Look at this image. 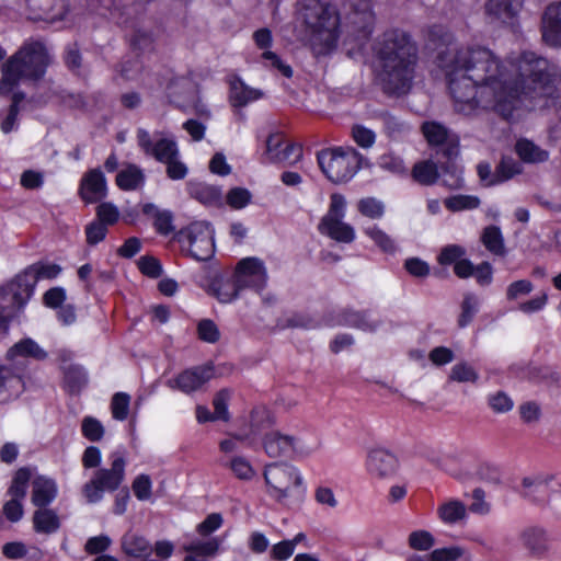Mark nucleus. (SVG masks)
<instances>
[{
    "label": "nucleus",
    "instance_id": "obj_47",
    "mask_svg": "<svg viewBox=\"0 0 561 561\" xmlns=\"http://www.w3.org/2000/svg\"><path fill=\"white\" fill-rule=\"evenodd\" d=\"M374 14L371 11L354 12L352 23L354 24L358 37L367 38L374 27Z\"/></svg>",
    "mask_w": 561,
    "mask_h": 561
},
{
    "label": "nucleus",
    "instance_id": "obj_63",
    "mask_svg": "<svg viewBox=\"0 0 561 561\" xmlns=\"http://www.w3.org/2000/svg\"><path fill=\"white\" fill-rule=\"evenodd\" d=\"M98 221L103 225H113L118 220L119 211L111 203H102L96 209Z\"/></svg>",
    "mask_w": 561,
    "mask_h": 561
},
{
    "label": "nucleus",
    "instance_id": "obj_64",
    "mask_svg": "<svg viewBox=\"0 0 561 561\" xmlns=\"http://www.w3.org/2000/svg\"><path fill=\"white\" fill-rule=\"evenodd\" d=\"M107 233V227L102 222L95 220L89 224L85 228L87 242L90 245H95L101 242Z\"/></svg>",
    "mask_w": 561,
    "mask_h": 561
},
{
    "label": "nucleus",
    "instance_id": "obj_44",
    "mask_svg": "<svg viewBox=\"0 0 561 561\" xmlns=\"http://www.w3.org/2000/svg\"><path fill=\"white\" fill-rule=\"evenodd\" d=\"M30 479L31 471L27 468H21L15 472L12 483L8 490V494L11 499L22 501L25 497Z\"/></svg>",
    "mask_w": 561,
    "mask_h": 561
},
{
    "label": "nucleus",
    "instance_id": "obj_5",
    "mask_svg": "<svg viewBox=\"0 0 561 561\" xmlns=\"http://www.w3.org/2000/svg\"><path fill=\"white\" fill-rule=\"evenodd\" d=\"M317 158L323 174L335 184L352 179L363 162V156L352 147L323 149Z\"/></svg>",
    "mask_w": 561,
    "mask_h": 561
},
{
    "label": "nucleus",
    "instance_id": "obj_20",
    "mask_svg": "<svg viewBox=\"0 0 561 561\" xmlns=\"http://www.w3.org/2000/svg\"><path fill=\"white\" fill-rule=\"evenodd\" d=\"M542 39L552 47H561V2L552 3L542 15Z\"/></svg>",
    "mask_w": 561,
    "mask_h": 561
},
{
    "label": "nucleus",
    "instance_id": "obj_60",
    "mask_svg": "<svg viewBox=\"0 0 561 561\" xmlns=\"http://www.w3.org/2000/svg\"><path fill=\"white\" fill-rule=\"evenodd\" d=\"M381 119L386 134L391 138H398L408 130V126L403 122L389 113L382 114Z\"/></svg>",
    "mask_w": 561,
    "mask_h": 561
},
{
    "label": "nucleus",
    "instance_id": "obj_4",
    "mask_svg": "<svg viewBox=\"0 0 561 561\" xmlns=\"http://www.w3.org/2000/svg\"><path fill=\"white\" fill-rule=\"evenodd\" d=\"M301 18L316 54H325L336 46L340 14L333 4L321 0H305Z\"/></svg>",
    "mask_w": 561,
    "mask_h": 561
},
{
    "label": "nucleus",
    "instance_id": "obj_23",
    "mask_svg": "<svg viewBox=\"0 0 561 561\" xmlns=\"http://www.w3.org/2000/svg\"><path fill=\"white\" fill-rule=\"evenodd\" d=\"M121 549L127 557L135 559L148 558L153 551L149 540L134 531H127L121 538Z\"/></svg>",
    "mask_w": 561,
    "mask_h": 561
},
{
    "label": "nucleus",
    "instance_id": "obj_48",
    "mask_svg": "<svg viewBox=\"0 0 561 561\" xmlns=\"http://www.w3.org/2000/svg\"><path fill=\"white\" fill-rule=\"evenodd\" d=\"M231 398V392L228 389H221L218 391L213 400L214 405V414L217 420H221L228 422L230 420V414L228 411V403Z\"/></svg>",
    "mask_w": 561,
    "mask_h": 561
},
{
    "label": "nucleus",
    "instance_id": "obj_2",
    "mask_svg": "<svg viewBox=\"0 0 561 561\" xmlns=\"http://www.w3.org/2000/svg\"><path fill=\"white\" fill-rule=\"evenodd\" d=\"M380 71L378 79L388 94H404L412 84L416 64V47L409 35L399 30L383 34L378 49Z\"/></svg>",
    "mask_w": 561,
    "mask_h": 561
},
{
    "label": "nucleus",
    "instance_id": "obj_36",
    "mask_svg": "<svg viewBox=\"0 0 561 561\" xmlns=\"http://www.w3.org/2000/svg\"><path fill=\"white\" fill-rule=\"evenodd\" d=\"M552 479L553 476L550 474L524 478L522 482L524 488L523 495L531 501L542 502L545 499L539 497L538 494L547 492L548 485Z\"/></svg>",
    "mask_w": 561,
    "mask_h": 561
},
{
    "label": "nucleus",
    "instance_id": "obj_14",
    "mask_svg": "<svg viewBox=\"0 0 561 561\" xmlns=\"http://www.w3.org/2000/svg\"><path fill=\"white\" fill-rule=\"evenodd\" d=\"M26 305V300L8 283L0 288V335L9 331L11 320Z\"/></svg>",
    "mask_w": 561,
    "mask_h": 561
},
{
    "label": "nucleus",
    "instance_id": "obj_18",
    "mask_svg": "<svg viewBox=\"0 0 561 561\" xmlns=\"http://www.w3.org/2000/svg\"><path fill=\"white\" fill-rule=\"evenodd\" d=\"M522 0H489L485 13L491 22L514 26Z\"/></svg>",
    "mask_w": 561,
    "mask_h": 561
},
{
    "label": "nucleus",
    "instance_id": "obj_3",
    "mask_svg": "<svg viewBox=\"0 0 561 561\" xmlns=\"http://www.w3.org/2000/svg\"><path fill=\"white\" fill-rule=\"evenodd\" d=\"M50 62L48 50L41 41L30 39L1 68L0 94L11 93L21 79H41Z\"/></svg>",
    "mask_w": 561,
    "mask_h": 561
},
{
    "label": "nucleus",
    "instance_id": "obj_46",
    "mask_svg": "<svg viewBox=\"0 0 561 561\" xmlns=\"http://www.w3.org/2000/svg\"><path fill=\"white\" fill-rule=\"evenodd\" d=\"M358 211L370 219H379L385 214V204L375 197H365L357 203Z\"/></svg>",
    "mask_w": 561,
    "mask_h": 561
},
{
    "label": "nucleus",
    "instance_id": "obj_42",
    "mask_svg": "<svg viewBox=\"0 0 561 561\" xmlns=\"http://www.w3.org/2000/svg\"><path fill=\"white\" fill-rule=\"evenodd\" d=\"M220 540L218 538L213 537L207 540H193L184 546V550L186 552L197 553L208 559L210 557H214L218 552Z\"/></svg>",
    "mask_w": 561,
    "mask_h": 561
},
{
    "label": "nucleus",
    "instance_id": "obj_55",
    "mask_svg": "<svg viewBox=\"0 0 561 561\" xmlns=\"http://www.w3.org/2000/svg\"><path fill=\"white\" fill-rule=\"evenodd\" d=\"M251 197L252 195L247 188L233 187L228 192L226 199L230 207L241 209L251 202Z\"/></svg>",
    "mask_w": 561,
    "mask_h": 561
},
{
    "label": "nucleus",
    "instance_id": "obj_19",
    "mask_svg": "<svg viewBox=\"0 0 561 561\" xmlns=\"http://www.w3.org/2000/svg\"><path fill=\"white\" fill-rule=\"evenodd\" d=\"M88 5L92 13L118 25H125L130 16L129 9L123 0H89Z\"/></svg>",
    "mask_w": 561,
    "mask_h": 561
},
{
    "label": "nucleus",
    "instance_id": "obj_41",
    "mask_svg": "<svg viewBox=\"0 0 561 561\" xmlns=\"http://www.w3.org/2000/svg\"><path fill=\"white\" fill-rule=\"evenodd\" d=\"M364 233L369 237L382 252L392 254L397 251L394 240L379 227H366Z\"/></svg>",
    "mask_w": 561,
    "mask_h": 561
},
{
    "label": "nucleus",
    "instance_id": "obj_56",
    "mask_svg": "<svg viewBox=\"0 0 561 561\" xmlns=\"http://www.w3.org/2000/svg\"><path fill=\"white\" fill-rule=\"evenodd\" d=\"M198 337L207 343H216L220 339V332L216 323L209 319H204L197 325Z\"/></svg>",
    "mask_w": 561,
    "mask_h": 561
},
{
    "label": "nucleus",
    "instance_id": "obj_54",
    "mask_svg": "<svg viewBox=\"0 0 561 561\" xmlns=\"http://www.w3.org/2000/svg\"><path fill=\"white\" fill-rule=\"evenodd\" d=\"M229 467L234 476L241 480H251L255 474L249 460L241 456L233 457L230 460Z\"/></svg>",
    "mask_w": 561,
    "mask_h": 561
},
{
    "label": "nucleus",
    "instance_id": "obj_25",
    "mask_svg": "<svg viewBox=\"0 0 561 561\" xmlns=\"http://www.w3.org/2000/svg\"><path fill=\"white\" fill-rule=\"evenodd\" d=\"M262 96L263 92L261 90L250 88L240 78H233L230 82L229 101L233 107L247 106Z\"/></svg>",
    "mask_w": 561,
    "mask_h": 561
},
{
    "label": "nucleus",
    "instance_id": "obj_58",
    "mask_svg": "<svg viewBox=\"0 0 561 561\" xmlns=\"http://www.w3.org/2000/svg\"><path fill=\"white\" fill-rule=\"evenodd\" d=\"M534 289V285L528 279H519L511 283L506 288V299L512 301L527 296Z\"/></svg>",
    "mask_w": 561,
    "mask_h": 561
},
{
    "label": "nucleus",
    "instance_id": "obj_40",
    "mask_svg": "<svg viewBox=\"0 0 561 561\" xmlns=\"http://www.w3.org/2000/svg\"><path fill=\"white\" fill-rule=\"evenodd\" d=\"M466 506L462 502L451 500L438 507L440 519L447 524H455L466 517Z\"/></svg>",
    "mask_w": 561,
    "mask_h": 561
},
{
    "label": "nucleus",
    "instance_id": "obj_28",
    "mask_svg": "<svg viewBox=\"0 0 561 561\" xmlns=\"http://www.w3.org/2000/svg\"><path fill=\"white\" fill-rule=\"evenodd\" d=\"M188 193L191 197L205 206H220L222 204L221 191L206 183H188Z\"/></svg>",
    "mask_w": 561,
    "mask_h": 561
},
{
    "label": "nucleus",
    "instance_id": "obj_12",
    "mask_svg": "<svg viewBox=\"0 0 561 561\" xmlns=\"http://www.w3.org/2000/svg\"><path fill=\"white\" fill-rule=\"evenodd\" d=\"M61 268L57 264H34L16 275L10 284L28 301L39 278H55Z\"/></svg>",
    "mask_w": 561,
    "mask_h": 561
},
{
    "label": "nucleus",
    "instance_id": "obj_10",
    "mask_svg": "<svg viewBox=\"0 0 561 561\" xmlns=\"http://www.w3.org/2000/svg\"><path fill=\"white\" fill-rule=\"evenodd\" d=\"M421 133L427 145L437 148L449 161L459 154V136L444 124L436 121H425L421 125Z\"/></svg>",
    "mask_w": 561,
    "mask_h": 561
},
{
    "label": "nucleus",
    "instance_id": "obj_6",
    "mask_svg": "<svg viewBox=\"0 0 561 561\" xmlns=\"http://www.w3.org/2000/svg\"><path fill=\"white\" fill-rule=\"evenodd\" d=\"M112 463L110 469H99L94 478L83 485L82 492L89 503H96L102 500L103 492L116 491L125 479V458L119 453L111 455Z\"/></svg>",
    "mask_w": 561,
    "mask_h": 561
},
{
    "label": "nucleus",
    "instance_id": "obj_13",
    "mask_svg": "<svg viewBox=\"0 0 561 561\" xmlns=\"http://www.w3.org/2000/svg\"><path fill=\"white\" fill-rule=\"evenodd\" d=\"M233 275L242 289L252 288L260 293L266 286L267 272L263 261L257 257L242 259L237 264Z\"/></svg>",
    "mask_w": 561,
    "mask_h": 561
},
{
    "label": "nucleus",
    "instance_id": "obj_22",
    "mask_svg": "<svg viewBox=\"0 0 561 561\" xmlns=\"http://www.w3.org/2000/svg\"><path fill=\"white\" fill-rule=\"evenodd\" d=\"M24 388V381L20 375L10 367L0 366V404L18 399Z\"/></svg>",
    "mask_w": 561,
    "mask_h": 561
},
{
    "label": "nucleus",
    "instance_id": "obj_16",
    "mask_svg": "<svg viewBox=\"0 0 561 561\" xmlns=\"http://www.w3.org/2000/svg\"><path fill=\"white\" fill-rule=\"evenodd\" d=\"M213 376L214 369L211 366H197L192 369L184 370L175 379L169 380L168 386L190 393L199 389L204 383L210 380Z\"/></svg>",
    "mask_w": 561,
    "mask_h": 561
},
{
    "label": "nucleus",
    "instance_id": "obj_31",
    "mask_svg": "<svg viewBox=\"0 0 561 561\" xmlns=\"http://www.w3.org/2000/svg\"><path fill=\"white\" fill-rule=\"evenodd\" d=\"M33 525L36 533L49 535L59 529L60 520L55 511L39 507L34 512Z\"/></svg>",
    "mask_w": 561,
    "mask_h": 561
},
{
    "label": "nucleus",
    "instance_id": "obj_39",
    "mask_svg": "<svg viewBox=\"0 0 561 561\" xmlns=\"http://www.w3.org/2000/svg\"><path fill=\"white\" fill-rule=\"evenodd\" d=\"M481 240L493 254L503 255L505 253L504 239L499 227L489 226L484 228Z\"/></svg>",
    "mask_w": 561,
    "mask_h": 561
},
{
    "label": "nucleus",
    "instance_id": "obj_62",
    "mask_svg": "<svg viewBox=\"0 0 561 561\" xmlns=\"http://www.w3.org/2000/svg\"><path fill=\"white\" fill-rule=\"evenodd\" d=\"M409 545L415 550H428L434 545V538L426 530L413 531L409 536Z\"/></svg>",
    "mask_w": 561,
    "mask_h": 561
},
{
    "label": "nucleus",
    "instance_id": "obj_7",
    "mask_svg": "<svg viewBox=\"0 0 561 561\" xmlns=\"http://www.w3.org/2000/svg\"><path fill=\"white\" fill-rule=\"evenodd\" d=\"M175 239L196 261H207L215 253L214 230L207 221H194L181 229Z\"/></svg>",
    "mask_w": 561,
    "mask_h": 561
},
{
    "label": "nucleus",
    "instance_id": "obj_51",
    "mask_svg": "<svg viewBox=\"0 0 561 561\" xmlns=\"http://www.w3.org/2000/svg\"><path fill=\"white\" fill-rule=\"evenodd\" d=\"M81 431L83 436L91 442H99L104 435L103 425L92 416H87L82 420Z\"/></svg>",
    "mask_w": 561,
    "mask_h": 561
},
{
    "label": "nucleus",
    "instance_id": "obj_8",
    "mask_svg": "<svg viewBox=\"0 0 561 561\" xmlns=\"http://www.w3.org/2000/svg\"><path fill=\"white\" fill-rule=\"evenodd\" d=\"M263 477L268 486L267 493L278 503H284L290 496L293 486L302 484L299 470L287 462L266 465Z\"/></svg>",
    "mask_w": 561,
    "mask_h": 561
},
{
    "label": "nucleus",
    "instance_id": "obj_1",
    "mask_svg": "<svg viewBox=\"0 0 561 561\" xmlns=\"http://www.w3.org/2000/svg\"><path fill=\"white\" fill-rule=\"evenodd\" d=\"M437 60L448 77L455 111L465 115L494 111L508 119L524 102L549 107L561 101V68L534 51L517 58L515 79L481 46L439 50Z\"/></svg>",
    "mask_w": 561,
    "mask_h": 561
},
{
    "label": "nucleus",
    "instance_id": "obj_50",
    "mask_svg": "<svg viewBox=\"0 0 561 561\" xmlns=\"http://www.w3.org/2000/svg\"><path fill=\"white\" fill-rule=\"evenodd\" d=\"M480 205V199L471 195H456L445 199V206L453 211L473 209Z\"/></svg>",
    "mask_w": 561,
    "mask_h": 561
},
{
    "label": "nucleus",
    "instance_id": "obj_33",
    "mask_svg": "<svg viewBox=\"0 0 561 561\" xmlns=\"http://www.w3.org/2000/svg\"><path fill=\"white\" fill-rule=\"evenodd\" d=\"M145 182L144 171L136 164H128L116 175V184L123 191H134Z\"/></svg>",
    "mask_w": 561,
    "mask_h": 561
},
{
    "label": "nucleus",
    "instance_id": "obj_30",
    "mask_svg": "<svg viewBox=\"0 0 561 561\" xmlns=\"http://www.w3.org/2000/svg\"><path fill=\"white\" fill-rule=\"evenodd\" d=\"M520 539L524 547L533 554H541L548 550L549 539L546 531L538 527H530L525 529Z\"/></svg>",
    "mask_w": 561,
    "mask_h": 561
},
{
    "label": "nucleus",
    "instance_id": "obj_32",
    "mask_svg": "<svg viewBox=\"0 0 561 561\" xmlns=\"http://www.w3.org/2000/svg\"><path fill=\"white\" fill-rule=\"evenodd\" d=\"M64 383L67 391L71 394H78L88 383L85 369L80 365L70 364L62 367Z\"/></svg>",
    "mask_w": 561,
    "mask_h": 561
},
{
    "label": "nucleus",
    "instance_id": "obj_27",
    "mask_svg": "<svg viewBox=\"0 0 561 561\" xmlns=\"http://www.w3.org/2000/svg\"><path fill=\"white\" fill-rule=\"evenodd\" d=\"M340 325L352 327L365 332H375L380 325V321L373 319L369 313L345 310L336 321Z\"/></svg>",
    "mask_w": 561,
    "mask_h": 561
},
{
    "label": "nucleus",
    "instance_id": "obj_57",
    "mask_svg": "<svg viewBox=\"0 0 561 561\" xmlns=\"http://www.w3.org/2000/svg\"><path fill=\"white\" fill-rule=\"evenodd\" d=\"M465 254L466 250L461 245L448 244L440 250L437 260L442 265H455Z\"/></svg>",
    "mask_w": 561,
    "mask_h": 561
},
{
    "label": "nucleus",
    "instance_id": "obj_45",
    "mask_svg": "<svg viewBox=\"0 0 561 561\" xmlns=\"http://www.w3.org/2000/svg\"><path fill=\"white\" fill-rule=\"evenodd\" d=\"M442 183L450 190H459L463 186L461 170L453 162H448L442 167Z\"/></svg>",
    "mask_w": 561,
    "mask_h": 561
},
{
    "label": "nucleus",
    "instance_id": "obj_29",
    "mask_svg": "<svg viewBox=\"0 0 561 561\" xmlns=\"http://www.w3.org/2000/svg\"><path fill=\"white\" fill-rule=\"evenodd\" d=\"M515 151L520 160L526 163H541L549 159L547 150L526 138L516 141Z\"/></svg>",
    "mask_w": 561,
    "mask_h": 561
},
{
    "label": "nucleus",
    "instance_id": "obj_35",
    "mask_svg": "<svg viewBox=\"0 0 561 561\" xmlns=\"http://www.w3.org/2000/svg\"><path fill=\"white\" fill-rule=\"evenodd\" d=\"M7 356L12 360L18 356L43 360L47 357V353L32 339H23L9 348Z\"/></svg>",
    "mask_w": 561,
    "mask_h": 561
},
{
    "label": "nucleus",
    "instance_id": "obj_53",
    "mask_svg": "<svg viewBox=\"0 0 561 561\" xmlns=\"http://www.w3.org/2000/svg\"><path fill=\"white\" fill-rule=\"evenodd\" d=\"M428 39L437 47L439 45L446 46L444 50L448 48H455L453 44V34L443 25H433L428 30Z\"/></svg>",
    "mask_w": 561,
    "mask_h": 561
},
{
    "label": "nucleus",
    "instance_id": "obj_34",
    "mask_svg": "<svg viewBox=\"0 0 561 561\" xmlns=\"http://www.w3.org/2000/svg\"><path fill=\"white\" fill-rule=\"evenodd\" d=\"M210 288L216 298L225 304L234 300L239 296V293L243 290L234 275L227 279H215Z\"/></svg>",
    "mask_w": 561,
    "mask_h": 561
},
{
    "label": "nucleus",
    "instance_id": "obj_38",
    "mask_svg": "<svg viewBox=\"0 0 561 561\" xmlns=\"http://www.w3.org/2000/svg\"><path fill=\"white\" fill-rule=\"evenodd\" d=\"M522 172V165L515 159L511 157H503L500 163L495 168L494 178L486 183V185H493L500 182L507 181L514 175Z\"/></svg>",
    "mask_w": 561,
    "mask_h": 561
},
{
    "label": "nucleus",
    "instance_id": "obj_43",
    "mask_svg": "<svg viewBox=\"0 0 561 561\" xmlns=\"http://www.w3.org/2000/svg\"><path fill=\"white\" fill-rule=\"evenodd\" d=\"M479 309V299L476 295L467 293L461 302V312L458 318V327L466 328L474 318Z\"/></svg>",
    "mask_w": 561,
    "mask_h": 561
},
{
    "label": "nucleus",
    "instance_id": "obj_61",
    "mask_svg": "<svg viewBox=\"0 0 561 561\" xmlns=\"http://www.w3.org/2000/svg\"><path fill=\"white\" fill-rule=\"evenodd\" d=\"M138 267L140 272L151 278H157L162 274V266L158 259L145 255L138 261Z\"/></svg>",
    "mask_w": 561,
    "mask_h": 561
},
{
    "label": "nucleus",
    "instance_id": "obj_24",
    "mask_svg": "<svg viewBox=\"0 0 561 561\" xmlns=\"http://www.w3.org/2000/svg\"><path fill=\"white\" fill-rule=\"evenodd\" d=\"M57 491L53 479L36 477L32 482V503L37 507H46L56 499Z\"/></svg>",
    "mask_w": 561,
    "mask_h": 561
},
{
    "label": "nucleus",
    "instance_id": "obj_49",
    "mask_svg": "<svg viewBox=\"0 0 561 561\" xmlns=\"http://www.w3.org/2000/svg\"><path fill=\"white\" fill-rule=\"evenodd\" d=\"M130 396L125 392H117L111 402L112 415L115 420L124 421L128 416Z\"/></svg>",
    "mask_w": 561,
    "mask_h": 561
},
{
    "label": "nucleus",
    "instance_id": "obj_59",
    "mask_svg": "<svg viewBox=\"0 0 561 561\" xmlns=\"http://www.w3.org/2000/svg\"><path fill=\"white\" fill-rule=\"evenodd\" d=\"M151 479L148 474H139L133 481L131 489L139 501L149 500L151 496Z\"/></svg>",
    "mask_w": 561,
    "mask_h": 561
},
{
    "label": "nucleus",
    "instance_id": "obj_9",
    "mask_svg": "<svg viewBox=\"0 0 561 561\" xmlns=\"http://www.w3.org/2000/svg\"><path fill=\"white\" fill-rule=\"evenodd\" d=\"M345 207V197L340 193H333L330 197L328 213L318 225V230L321 234L340 243H351L355 239L354 228L343 221Z\"/></svg>",
    "mask_w": 561,
    "mask_h": 561
},
{
    "label": "nucleus",
    "instance_id": "obj_26",
    "mask_svg": "<svg viewBox=\"0 0 561 561\" xmlns=\"http://www.w3.org/2000/svg\"><path fill=\"white\" fill-rule=\"evenodd\" d=\"M274 424H275V417L271 413L270 410H267L264 407L254 408L250 414L249 432L237 434L236 437L240 442H243V440L250 438L251 436H256L262 431L271 427Z\"/></svg>",
    "mask_w": 561,
    "mask_h": 561
},
{
    "label": "nucleus",
    "instance_id": "obj_15",
    "mask_svg": "<svg viewBox=\"0 0 561 561\" xmlns=\"http://www.w3.org/2000/svg\"><path fill=\"white\" fill-rule=\"evenodd\" d=\"M262 447L271 458L287 456L290 451L298 453L299 439L293 435L284 434L277 430L270 431L262 437Z\"/></svg>",
    "mask_w": 561,
    "mask_h": 561
},
{
    "label": "nucleus",
    "instance_id": "obj_11",
    "mask_svg": "<svg viewBox=\"0 0 561 561\" xmlns=\"http://www.w3.org/2000/svg\"><path fill=\"white\" fill-rule=\"evenodd\" d=\"M137 144L145 154L153 157L161 163L168 162L174 156H179L175 140L163 137L162 133L159 131L151 136L148 130L138 128Z\"/></svg>",
    "mask_w": 561,
    "mask_h": 561
},
{
    "label": "nucleus",
    "instance_id": "obj_37",
    "mask_svg": "<svg viewBox=\"0 0 561 561\" xmlns=\"http://www.w3.org/2000/svg\"><path fill=\"white\" fill-rule=\"evenodd\" d=\"M413 179L422 185H433L439 179L437 164L432 160H424L414 164Z\"/></svg>",
    "mask_w": 561,
    "mask_h": 561
},
{
    "label": "nucleus",
    "instance_id": "obj_52",
    "mask_svg": "<svg viewBox=\"0 0 561 561\" xmlns=\"http://www.w3.org/2000/svg\"><path fill=\"white\" fill-rule=\"evenodd\" d=\"M449 379L457 382H476L478 374L469 364L459 363L451 368Z\"/></svg>",
    "mask_w": 561,
    "mask_h": 561
},
{
    "label": "nucleus",
    "instance_id": "obj_21",
    "mask_svg": "<svg viewBox=\"0 0 561 561\" xmlns=\"http://www.w3.org/2000/svg\"><path fill=\"white\" fill-rule=\"evenodd\" d=\"M367 467L371 474L378 478H389L397 472L399 462L389 450L377 448L369 453Z\"/></svg>",
    "mask_w": 561,
    "mask_h": 561
},
{
    "label": "nucleus",
    "instance_id": "obj_17",
    "mask_svg": "<svg viewBox=\"0 0 561 561\" xmlns=\"http://www.w3.org/2000/svg\"><path fill=\"white\" fill-rule=\"evenodd\" d=\"M79 193L87 203H96L104 198L107 193L106 180L100 169H92L84 173L81 179Z\"/></svg>",
    "mask_w": 561,
    "mask_h": 561
}]
</instances>
